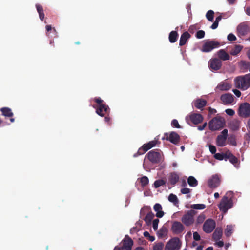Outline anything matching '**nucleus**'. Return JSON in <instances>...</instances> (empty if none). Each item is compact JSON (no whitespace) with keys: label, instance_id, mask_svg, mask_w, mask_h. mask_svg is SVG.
Instances as JSON below:
<instances>
[{"label":"nucleus","instance_id":"393cba45","mask_svg":"<svg viewBox=\"0 0 250 250\" xmlns=\"http://www.w3.org/2000/svg\"><path fill=\"white\" fill-rule=\"evenodd\" d=\"M153 208L155 211L156 212V216L157 217L162 218L164 216V212L162 210V207L160 204H155Z\"/></svg>","mask_w":250,"mask_h":250},{"label":"nucleus","instance_id":"2f4dec72","mask_svg":"<svg viewBox=\"0 0 250 250\" xmlns=\"http://www.w3.org/2000/svg\"><path fill=\"white\" fill-rule=\"evenodd\" d=\"M178 34L177 31H172L169 35V40L170 42L174 43L176 42L177 39Z\"/></svg>","mask_w":250,"mask_h":250},{"label":"nucleus","instance_id":"5fc2aeb1","mask_svg":"<svg viewBox=\"0 0 250 250\" xmlns=\"http://www.w3.org/2000/svg\"><path fill=\"white\" fill-rule=\"evenodd\" d=\"M229 140L230 142V144L232 145V146H236L237 145L236 142L235 141V139L234 137H229Z\"/></svg>","mask_w":250,"mask_h":250},{"label":"nucleus","instance_id":"473e14b6","mask_svg":"<svg viewBox=\"0 0 250 250\" xmlns=\"http://www.w3.org/2000/svg\"><path fill=\"white\" fill-rule=\"evenodd\" d=\"M154 217V214L151 211L148 213L144 218V220L147 225L151 223L152 220Z\"/></svg>","mask_w":250,"mask_h":250},{"label":"nucleus","instance_id":"b1692460","mask_svg":"<svg viewBox=\"0 0 250 250\" xmlns=\"http://www.w3.org/2000/svg\"><path fill=\"white\" fill-rule=\"evenodd\" d=\"M191 36L190 34L187 32L186 31L184 32L181 36L180 42H179V45L180 46H183L185 45L188 39H189L190 38Z\"/></svg>","mask_w":250,"mask_h":250},{"label":"nucleus","instance_id":"a878e982","mask_svg":"<svg viewBox=\"0 0 250 250\" xmlns=\"http://www.w3.org/2000/svg\"><path fill=\"white\" fill-rule=\"evenodd\" d=\"M179 176L175 172L171 173L168 177V182L173 186L179 181Z\"/></svg>","mask_w":250,"mask_h":250},{"label":"nucleus","instance_id":"338daca9","mask_svg":"<svg viewBox=\"0 0 250 250\" xmlns=\"http://www.w3.org/2000/svg\"><path fill=\"white\" fill-rule=\"evenodd\" d=\"M222 18V17L221 15H219V16L217 17L215 19V21L219 23V22L221 20Z\"/></svg>","mask_w":250,"mask_h":250},{"label":"nucleus","instance_id":"864d4df0","mask_svg":"<svg viewBox=\"0 0 250 250\" xmlns=\"http://www.w3.org/2000/svg\"><path fill=\"white\" fill-rule=\"evenodd\" d=\"M193 239L195 241H199L201 239L200 236L197 232H194L193 233Z\"/></svg>","mask_w":250,"mask_h":250},{"label":"nucleus","instance_id":"5701e85b","mask_svg":"<svg viewBox=\"0 0 250 250\" xmlns=\"http://www.w3.org/2000/svg\"><path fill=\"white\" fill-rule=\"evenodd\" d=\"M222 233L223 231L221 228H216L212 234L213 239L215 241L220 240L222 237Z\"/></svg>","mask_w":250,"mask_h":250},{"label":"nucleus","instance_id":"052dcab7","mask_svg":"<svg viewBox=\"0 0 250 250\" xmlns=\"http://www.w3.org/2000/svg\"><path fill=\"white\" fill-rule=\"evenodd\" d=\"M218 26V22L214 21L213 23L211 26V28L212 29H216L217 28Z\"/></svg>","mask_w":250,"mask_h":250},{"label":"nucleus","instance_id":"0eeeda50","mask_svg":"<svg viewBox=\"0 0 250 250\" xmlns=\"http://www.w3.org/2000/svg\"><path fill=\"white\" fill-rule=\"evenodd\" d=\"M219 46L220 43L218 41L208 40L203 44L201 51L203 52H209L213 49L218 48Z\"/></svg>","mask_w":250,"mask_h":250},{"label":"nucleus","instance_id":"20e7f679","mask_svg":"<svg viewBox=\"0 0 250 250\" xmlns=\"http://www.w3.org/2000/svg\"><path fill=\"white\" fill-rule=\"evenodd\" d=\"M233 205L232 198L225 195L223 197L218 205V208L223 214H226L228 210L233 207Z\"/></svg>","mask_w":250,"mask_h":250},{"label":"nucleus","instance_id":"c756f323","mask_svg":"<svg viewBox=\"0 0 250 250\" xmlns=\"http://www.w3.org/2000/svg\"><path fill=\"white\" fill-rule=\"evenodd\" d=\"M230 128L233 131L237 130L240 128V121L234 120L229 123Z\"/></svg>","mask_w":250,"mask_h":250},{"label":"nucleus","instance_id":"4be33fe9","mask_svg":"<svg viewBox=\"0 0 250 250\" xmlns=\"http://www.w3.org/2000/svg\"><path fill=\"white\" fill-rule=\"evenodd\" d=\"M195 107L199 109H202L203 108L206 106L207 101L202 99H197L193 102Z\"/></svg>","mask_w":250,"mask_h":250},{"label":"nucleus","instance_id":"680f3d73","mask_svg":"<svg viewBox=\"0 0 250 250\" xmlns=\"http://www.w3.org/2000/svg\"><path fill=\"white\" fill-rule=\"evenodd\" d=\"M207 123H205L202 125H200L198 126V129L200 130H203L204 129Z\"/></svg>","mask_w":250,"mask_h":250},{"label":"nucleus","instance_id":"f8f14e48","mask_svg":"<svg viewBox=\"0 0 250 250\" xmlns=\"http://www.w3.org/2000/svg\"><path fill=\"white\" fill-rule=\"evenodd\" d=\"M238 114L240 117L247 118L250 116V104L248 103L241 104L238 109Z\"/></svg>","mask_w":250,"mask_h":250},{"label":"nucleus","instance_id":"aec40b11","mask_svg":"<svg viewBox=\"0 0 250 250\" xmlns=\"http://www.w3.org/2000/svg\"><path fill=\"white\" fill-rule=\"evenodd\" d=\"M133 245V240L127 235H125V239L123 240V246L128 250H131Z\"/></svg>","mask_w":250,"mask_h":250},{"label":"nucleus","instance_id":"58836bf2","mask_svg":"<svg viewBox=\"0 0 250 250\" xmlns=\"http://www.w3.org/2000/svg\"><path fill=\"white\" fill-rule=\"evenodd\" d=\"M140 182L141 186L144 188L148 184L149 179L147 177L144 176L140 179Z\"/></svg>","mask_w":250,"mask_h":250},{"label":"nucleus","instance_id":"774afa93","mask_svg":"<svg viewBox=\"0 0 250 250\" xmlns=\"http://www.w3.org/2000/svg\"><path fill=\"white\" fill-rule=\"evenodd\" d=\"M148 239L151 241V242H153L155 240V237L153 236H151L150 235L148 237Z\"/></svg>","mask_w":250,"mask_h":250},{"label":"nucleus","instance_id":"39448f33","mask_svg":"<svg viewBox=\"0 0 250 250\" xmlns=\"http://www.w3.org/2000/svg\"><path fill=\"white\" fill-rule=\"evenodd\" d=\"M225 125L224 120L221 117H216L209 122V129L212 131L219 130L223 128Z\"/></svg>","mask_w":250,"mask_h":250},{"label":"nucleus","instance_id":"e433bc0d","mask_svg":"<svg viewBox=\"0 0 250 250\" xmlns=\"http://www.w3.org/2000/svg\"><path fill=\"white\" fill-rule=\"evenodd\" d=\"M166 184V180L164 179H159L156 180L154 183V186L155 188H157L160 187L165 185Z\"/></svg>","mask_w":250,"mask_h":250},{"label":"nucleus","instance_id":"13d9d810","mask_svg":"<svg viewBox=\"0 0 250 250\" xmlns=\"http://www.w3.org/2000/svg\"><path fill=\"white\" fill-rule=\"evenodd\" d=\"M219 135L227 138L228 136V130L227 129H224L222 131L221 134Z\"/></svg>","mask_w":250,"mask_h":250},{"label":"nucleus","instance_id":"69168bd1","mask_svg":"<svg viewBox=\"0 0 250 250\" xmlns=\"http://www.w3.org/2000/svg\"><path fill=\"white\" fill-rule=\"evenodd\" d=\"M209 112L210 114H214L216 112V110L215 109L211 108V107L209 108Z\"/></svg>","mask_w":250,"mask_h":250},{"label":"nucleus","instance_id":"4c0bfd02","mask_svg":"<svg viewBox=\"0 0 250 250\" xmlns=\"http://www.w3.org/2000/svg\"><path fill=\"white\" fill-rule=\"evenodd\" d=\"M190 208L193 209L202 210L206 208V205L204 204H192Z\"/></svg>","mask_w":250,"mask_h":250},{"label":"nucleus","instance_id":"bf43d9fd","mask_svg":"<svg viewBox=\"0 0 250 250\" xmlns=\"http://www.w3.org/2000/svg\"><path fill=\"white\" fill-rule=\"evenodd\" d=\"M233 92L234 93V94L238 97H240L241 95V92L238 89H233Z\"/></svg>","mask_w":250,"mask_h":250},{"label":"nucleus","instance_id":"603ef678","mask_svg":"<svg viewBox=\"0 0 250 250\" xmlns=\"http://www.w3.org/2000/svg\"><path fill=\"white\" fill-rule=\"evenodd\" d=\"M227 39L230 41H234L236 40V38L235 35L232 33L229 34L228 35Z\"/></svg>","mask_w":250,"mask_h":250},{"label":"nucleus","instance_id":"6e6d98bb","mask_svg":"<svg viewBox=\"0 0 250 250\" xmlns=\"http://www.w3.org/2000/svg\"><path fill=\"white\" fill-rule=\"evenodd\" d=\"M209 151L212 154H215L216 149L215 146L210 145L209 146Z\"/></svg>","mask_w":250,"mask_h":250},{"label":"nucleus","instance_id":"9b49d317","mask_svg":"<svg viewBox=\"0 0 250 250\" xmlns=\"http://www.w3.org/2000/svg\"><path fill=\"white\" fill-rule=\"evenodd\" d=\"M181 247L180 240L178 237L171 239L167 244L165 250H178Z\"/></svg>","mask_w":250,"mask_h":250},{"label":"nucleus","instance_id":"6e6552de","mask_svg":"<svg viewBox=\"0 0 250 250\" xmlns=\"http://www.w3.org/2000/svg\"><path fill=\"white\" fill-rule=\"evenodd\" d=\"M156 141H151L147 143L144 144L141 147H140L136 153L133 154L134 157H138L139 155L144 154L149 149L156 146Z\"/></svg>","mask_w":250,"mask_h":250},{"label":"nucleus","instance_id":"412c9836","mask_svg":"<svg viewBox=\"0 0 250 250\" xmlns=\"http://www.w3.org/2000/svg\"><path fill=\"white\" fill-rule=\"evenodd\" d=\"M218 58L221 61L229 60L230 58V56L224 49H220L217 52Z\"/></svg>","mask_w":250,"mask_h":250},{"label":"nucleus","instance_id":"49530a36","mask_svg":"<svg viewBox=\"0 0 250 250\" xmlns=\"http://www.w3.org/2000/svg\"><path fill=\"white\" fill-rule=\"evenodd\" d=\"M205 219V215L204 214H201L197 218L196 222L197 224H201Z\"/></svg>","mask_w":250,"mask_h":250},{"label":"nucleus","instance_id":"dca6fc26","mask_svg":"<svg viewBox=\"0 0 250 250\" xmlns=\"http://www.w3.org/2000/svg\"><path fill=\"white\" fill-rule=\"evenodd\" d=\"M220 184V179L218 175H214L208 180V185L209 188H217Z\"/></svg>","mask_w":250,"mask_h":250},{"label":"nucleus","instance_id":"2eb2a0df","mask_svg":"<svg viewBox=\"0 0 250 250\" xmlns=\"http://www.w3.org/2000/svg\"><path fill=\"white\" fill-rule=\"evenodd\" d=\"M208 64L210 69L217 71L221 68L222 62L219 59L214 58L209 61Z\"/></svg>","mask_w":250,"mask_h":250},{"label":"nucleus","instance_id":"a18cd8bd","mask_svg":"<svg viewBox=\"0 0 250 250\" xmlns=\"http://www.w3.org/2000/svg\"><path fill=\"white\" fill-rule=\"evenodd\" d=\"M205 35V33L203 30H199L196 32L195 36L198 39H202L204 37Z\"/></svg>","mask_w":250,"mask_h":250},{"label":"nucleus","instance_id":"ea45409f","mask_svg":"<svg viewBox=\"0 0 250 250\" xmlns=\"http://www.w3.org/2000/svg\"><path fill=\"white\" fill-rule=\"evenodd\" d=\"M226 155H227V152L225 153H215L214 155V157L215 159L218 160H222L224 159L225 161H226Z\"/></svg>","mask_w":250,"mask_h":250},{"label":"nucleus","instance_id":"bb28decb","mask_svg":"<svg viewBox=\"0 0 250 250\" xmlns=\"http://www.w3.org/2000/svg\"><path fill=\"white\" fill-rule=\"evenodd\" d=\"M229 159V162L235 165L238 163V159L229 151L227 152L226 161Z\"/></svg>","mask_w":250,"mask_h":250},{"label":"nucleus","instance_id":"79ce46f5","mask_svg":"<svg viewBox=\"0 0 250 250\" xmlns=\"http://www.w3.org/2000/svg\"><path fill=\"white\" fill-rule=\"evenodd\" d=\"M167 233V229L165 227H162L158 232L157 234L159 237H163Z\"/></svg>","mask_w":250,"mask_h":250},{"label":"nucleus","instance_id":"6ab92c4d","mask_svg":"<svg viewBox=\"0 0 250 250\" xmlns=\"http://www.w3.org/2000/svg\"><path fill=\"white\" fill-rule=\"evenodd\" d=\"M167 139H168L171 143L174 144H177L179 143L180 140V136L175 132H171L168 138L167 137Z\"/></svg>","mask_w":250,"mask_h":250},{"label":"nucleus","instance_id":"7c9ffc66","mask_svg":"<svg viewBox=\"0 0 250 250\" xmlns=\"http://www.w3.org/2000/svg\"><path fill=\"white\" fill-rule=\"evenodd\" d=\"M226 138L218 135L216 138V144L219 146H224L226 145Z\"/></svg>","mask_w":250,"mask_h":250},{"label":"nucleus","instance_id":"4d7b16f0","mask_svg":"<svg viewBox=\"0 0 250 250\" xmlns=\"http://www.w3.org/2000/svg\"><path fill=\"white\" fill-rule=\"evenodd\" d=\"M190 192V189L188 188H183L181 189V192L183 194H188Z\"/></svg>","mask_w":250,"mask_h":250},{"label":"nucleus","instance_id":"f257e3e1","mask_svg":"<svg viewBox=\"0 0 250 250\" xmlns=\"http://www.w3.org/2000/svg\"><path fill=\"white\" fill-rule=\"evenodd\" d=\"M93 101L97 104V105L93 106L96 109V113L101 117H104L110 112V108L104 102L100 97H95Z\"/></svg>","mask_w":250,"mask_h":250},{"label":"nucleus","instance_id":"423d86ee","mask_svg":"<svg viewBox=\"0 0 250 250\" xmlns=\"http://www.w3.org/2000/svg\"><path fill=\"white\" fill-rule=\"evenodd\" d=\"M196 211L193 209L188 211L181 218L182 222L186 226H190L194 222V216Z\"/></svg>","mask_w":250,"mask_h":250},{"label":"nucleus","instance_id":"9d476101","mask_svg":"<svg viewBox=\"0 0 250 250\" xmlns=\"http://www.w3.org/2000/svg\"><path fill=\"white\" fill-rule=\"evenodd\" d=\"M237 35L240 37H245L250 33V27L247 22H243L237 27Z\"/></svg>","mask_w":250,"mask_h":250},{"label":"nucleus","instance_id":"f03ea898","mask_svg":"<svg viewBox=\"0 0 250 250\" xmlns=\"http://www.w3.org/2000/svg\"><path fill=\"white\" fill-rule=\"evenodd\" d=\"M234 82L237 88L242 90H247L250 87V73L237 77Z\"/></svg>","mask_w":250,"mask_h":250},{"label":"nucleus","instance_id":"3c124183","mask_svg":"<svg viewBox=\"0 0 250 250\" xmlns=\"http://www.w3.org/2000/svg\"><path fill=\"white\" fill-rule=\"evenodd\" d=\"M241 65L244 67L246 68H247L248 67L250 66V63L246 61H241L240 62Z\"/></svg>","mask_w":250,"mask_h":250},{"label":"nucleus","instance_id":"09e8293b","mask_svg":"<svg viewBox=\"0 0 250 250\" xmlns=\"http://www.w3.org/2000/svg\"><path fill=\"white\" fill-rule=\"evenodd\" d=\"M159 222V220L158 219H155L153 221V229L156 231L158 229V225Z\"/></svg>","mask_w":250,"mask_h":250},{"label":"nucleus","instance_id":"a211bd4d","mask_svg":"<svg viewBox=\"0 0 250 250\" xmlns=\"http://www.w3.org/2000/svg\"><path fill=\"white\" fill-rule=\"evenodd\" d=\"M220 99L224 104H231L234 101L233 95L230 93H226L222 95Z\"/></svg>","mask_w":250,"mask_h":250},{"label":"nucleus","instance_id":"72a5a7b5","mask_svg":"<svg viewBox=\"0 0 250 250\" xmlns=\"http://www.w3.org/2000/svg\"><path fill=\"white\" fill-rule=\"evenodd\" d=\"M188 183L190 187H195L198 185V181L192 176H190L188 178Z\"/></svg>","mask_w":250,"mask_h":250},{"label":"nucleus","instance_id":"1a4fd4ad","mask_svg":"<svg viewBox=\"0 0 250 250\" xmlns=\"http://www.w3.org/2000/svg\"><path fill=\"white\" fill-rule=\"evenodd\" d=\"M186 120L188 124H190V122H191L194 125H198L203 121V117L200 114L191 113L186 117Z\"/></svg>","mask_w":250,"mask_h":250},{"label":"nucleus","instance_id":"c85d7f7f","mask_svg":"<svg viewBox=\"0 0 250 250\" xmlns=\"http://www.w3.org/2000/svg\"><path fill=\"white\" fill-rule=\"evenodd\" d=\"M37 10L39 13L40 19L41 21H43L44 18V14L43 7L42 5L39 4L36 5Z\"/></svg>","mask_w":250,"mask_h":250},{"label":"nucleus","instance_id":"e2e57ef3","mask_svg":"<svg viewBox=\"0 0 250 250\" xmlns=\"http://www.w3.org/2000/svg\"><path fill=\"white\" fill-rule=\"evenodd\" d=\"M216 245L219 247H222L224 246V242L222 241H219L218 242H216Z\"/></svg>","mask_w":250,"mask_h":250},{"label":"nucleus","instance_id":"de8ad7c7","mask_svg":"<svg viewBox=\"0 0 250 250\" xmlns=\"http://www.w3.org/2000/svg\"><path fill=\"white\" fill-rule=\"evenodd\" d=\"M171 125L172 126L177 128H180L181 126L179 125L178 121L176 119H173L171 122Z\"/></svg>","mask_w":250,"mask_h":250},{"label":"nucleus","instance_id":"cd10ccee","mask_svg":"<svg viewBox=\"0 0 250 250\" xmlns=\"http://www.w3.org/2000/svg\"><path fill=\"white\" fill-rule=\"evenodd\" d=\"M243 49V46L240 45H235L230 50V53L231 55H237Z\"/></svg>","mask_w":250,"mask_h":250},{"label":"nucleus","instance_id":"37998d69","mask_svg":"<svg viewBox=\"0 0 250 250\" xmlns=\"http://www.w3.org/2000/svg\"><path fill=\"white\" fill-rule=\"evenodd\" d=\"M232 227L231 226L228 225L225 230V234L227 237H229L232 233Z\"/></svg>","mask_w":250,"mask_h":250},{"label":"nucleus","instance_id":"ddd939ff","mask_svg":"<svg viewBox=\"0 0 250 250\" xmlns=\"http://www.w3.org/2000/svg\"><path fill=\"white\" fill-rule=\"evenodd\" d=\"M215 226V222L212 219H208L204 222L203 229L206 233H210L214 230Z\"/></svg>","mask_w":250,"mask_h":250},{"label":"nucleus","instance_id":"f704fd0d","mask_svg":"<svg viewBox=\"0 0 250 250\" xmlns=\"http://www.w3.org/2000/svg\"><path fill=\"white\" fill-rule=\"evenodd\" d=\"M218 88L222 91H227L230 89L231 85L228 83H224L218 85Z\"/></svg>","mask_w":250,"mask_h":250},{"label":"nucleus","instance_id":"7ed1b4c3","mask_svg":"<svg viewBox=\"0 0 250 250\" xmlns=\"http://www.w3.org/2000/svg\"><path fill=\"white\" fill-rule=\"evenodd\" d=\"M146 157H147L149 161L154 164L160 163L164 160L163 152L159 149L150 151L146 155Z\"/></svg>","mask_w":250,"mask_h":250},{"label":"nucleus","instance_id":"a19ab883","mask_svg":"<svg viewBox=\"0 0 250 250\" xmlns=\"http://www.w3.org/2000/svg\"><path fill=\"white\" fill-rule=\"evenodd\" d=\"M214 12L213 10H208L206 15L207 19L210 21H212L214 18Z\"/></svg>","mask_w":250,"mask_h":250},{"label":"nucleus","instance_id":"c9c22d12","mask_svg":"<svg viewBox=\"0 0 250 250\" xmlns=\"http://www.w3.org/2000/svg\"><path fill=\"white\" fill-rule=\"evenodd\" d=\"M168 199L169 202L173 203L175 205H176L179 203L177 197L172 193L170 194L168 197Z\"/></svg>","mask_w":250,"mask_h":250},{"label":"nucleus","instance_id":"f3484780","mask_svg":"<svg viewBox=\"0 0 250 250\" xmlns=\"http://www.w3.org/2000/svg\"><path fill=\"white\" fill-rule=\"evenodd\" d=\"M2 113V115L5 117H11L10 121L11 123L15 121L14 118H12L14 115L11 109L9 107H2L0 109Z\"/></svg>","mask_w":250,"mask_h":250},{"label":"nucleus","instance_id":"c03bdc74","mask_svg":"<svg viewBox=\"0 0 250 250\" xmlns=\"http://www.w3.org/2000/svg\"><path fill=\"white\" fill-rule=\"evenodd\" d=\"M164 247L163 243H158L153 246V250H162Z\"/></svg>","mask_w":250,"mask_h":250},{"label":"nucleus","instance_id":"4468645a","mask_svg":"<svg viewBox=\"0 0 250 250\" xmlns=\"http://www.w3.org/2000/svg\"><path fill=\"white\" fill-rule=\"evenodd\" d=\"M171 229L174 234H179L185 229V227L182 223L178 221H174L171 225Z\"/></svg>","mask_w":250,"mask_h":250},{"label":"nucleus","instance_id":"0e129e2a","mask_svg":"<svg viewBox=\"0 0 250 250\" xmlns=\"http://www.w3.org/2000/svg\"><path fill=\"white\" fill-rule=\"evenodd\" d=\"M245 12L248 16H250V6L247 7L245 9Z\"/></svg>","mask_w":250,"mask_h":250},{"label":"nucleus","instance_id":"8fccbe9b","mask_svg":"<svg viewBox=\"0 0 250 250\" xmlns=\"http://www.w3.org/2000/svg\"><path fill=\"white\" fill-rule=\"evenodd\" d=\"M225 112L227 115L231 116H233L235 114L234 110L229 108L226 109Z\"/></svg>","mask_w":250,"mask_h":250}]
</instances>
